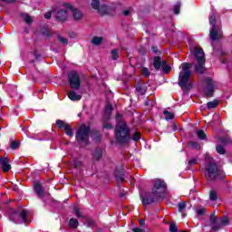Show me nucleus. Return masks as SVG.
<instances>
[{
	"label": "nucleus",
	"instance_id": "1",
	"mask_svg": "<svg viewBox=\"0 0 232 232\" xmlns=\"http://www.w3.org/2000/svg\"><path fill=\"white\" fill-rule=\"evenodd\" d=\"M115 139L118 144H128L130 142V128L126 124L122 114L117 113L116 114V126L114 129Z\"/></svg>",
	"mask_w": 232,
	"mask_h": 232
},
{
	"label": "nucleus",
	"instance_id": "2",
	"mask_svg": "<svg viewBox=\"0 0 232 232\" xmlns=\"http://www.w3.org/2000/svg\"><path fill=\"white\" fill-rule=\"evenodd\" d=\"M207 182H216V180H224L226 179V172L218 168V165L213 161L205 163V167L201 169Z\"/></svg>",
	"mask_w": 232,
	"mask_h": 232
},
{
	"label": "nucleus",
	"instance_id": "3",
	"mask_svg": "<svg viewBox=\"0 0 232 232\" xmlns=\"http://www.w3.org/2000/svg\"><path fill=\"white\" fill-rule=\"evenodd\" d=\"M90 125L82 124L75 133V140L78 144H90Z\"/></svg>",
	"mask_w": 232,
	"mask_h": 232
},
{
	"label": "nucleus",
	"instance_id": "4",
	"mask_svg": "<svg viewBox=\"0 0 232 232\" xmlns=\"http://www.w3.org/2000/svg\"><path fill=\"white\" fill-rule=\"evenodd\" d=\"M9 220L17 224V218H22V222L26 224L28 220V210L21 208H10L8 211Z\"/></svg>",
	"mask_w": 232,
	"mask_h": 232
},
{
	"label": "nucleus",
	"instance_id": "5",
	"mask_svg": "<svg viewBox=\"0 0 232 232\" xmlns=\"http://www.w3.org/2000/svg\"><path fill=\"white\" fill-rule=\"evenodd\" d=\"M142 206H150V204H157L162 198L156 194L153 190L151 192H144L140 197Z\"/></svg>",
	"mask_w": 232,
	"mask_h": 232
},
{
	"label": "nucleus",
	"instance_id": "6",
	"mask_svg": "<svg viewBox=\"0 0 232 232\" xmlns=\"http://www.w3.org/2000/svg\"><path fill=\"white\" fill-rule=\"evenodd\" d=\"M179 79V81L178 84L182 90H189L191 88L192 84L189 82V79H191V72H180Z\"/></svg>",
	"mask_w": 232,
	"mask_h": 232
},
{
	"label": "nucleus",
	"instance_id": "7",
	"mask_svg": "<svg viewBox=\"0 0 232 232\" xmlns=\"http://www.w3.org/2000/svg\"><path fill=\"white\" fill-rule=\"evenodd\" d=\"M168 189V184L163 179H156L152 188V191L164 198V193Z\"/></svg>",
	"mask_w": 232,
	"mask_h": 232
},
{
	"label": "nucleus",
	"instance_id": "8",
	"mask_svg": "<svg viewBox=\"0 0 232 232\" xmlns=\"http://www.w3.org/2000/svg\"><path fill=\"white\" fill-rule=\"evenodd\" d=\"M68 82L72 90H79V88H81V77L77 71H72L68 73Z\"/></svg>",
	"mask_w": 232,
	"mask_h": 232
},
{
	"label": "nucleus",
	"instance_id": "9",
	"mask_svg": "<svg viewBox=\"0 0 232 232\" xmlns=\"http://www.w3.org/2000/svg\"><path fill=\"white\" fill-rule=\"evenodd\" d=\"M56 126L58 130H64L67 137H73V129L72 128V125H70L69 123L65 122L63 120H57Z\"/></svg>",
	"mask_w": 232,
	"mask_h": 232
},
{
	"label": "nucleus",
	"instance_id": "10",
	"mask_svg": "<svg viewBox=\"0 0 232 232\" xmlns=\"http://www.w3.org/2000/svg\"><path fill=\"white\" fill-rule=\"evenodd\" d=\"M220 37H222V27L220 25H214L210 29V41L215 43V41H220Z\"/></svg>",
	"mask_w": 232,
	"mask_h": 232
},
{
	"label": "nucleus",
	"instance_id": "11",
	"mask_svg": "<svg viewBox=\"0 0 232 232\" xmlns=\"http://www.w3.org/2000/svg\"><path fill=\"white\" fill-rule=\"evenodd\" d=\"M63 6H65V8H67V10H71L72 12V18L74 19V21H81V19H82L83 14L81 10L73 7L72 5L68 4V3L63 4Z\"/></svg>",
	"mask_w": 232,
	"mask_h": 232
},
{
	"label": "nucleus",
	"instance_id": "12",
	"mask_svg": "<svg viewBox=\"0 0 232 232\" xmlns=\"http://www.w3.org/2000/svg\"><path fill=\"white\" fill-rule=\"evenodd\" d=\"M205 82L207 85V92L205 93L206 97H213V95H215V83L213 82V79L208 77L206 78Z\"/></svg>",
	"mask_w": 232,
	"mask_h": 232
},
{
	"label": "nucleus",
	"instance_id": "13",
	"mask_svg": "<svg viewBox=\"0 0 232 232\" xmlns=\"http://www.w3.org/2000/svg\"><path fill=\"white\" fill-rule=\"evenodd\" d=\"M114 177L117 182H124V179H126V173L124 172V169L121 167H116L114 170Z\"/></svg>",
	"mask_w": 232,
	"mask_h": 232
},
{
	"label": "nucleus",
	"instance_id": "14",
	"mask_svg": "<svg viewBox=\"0 0 232 232\" xmlns=\"http://www.w3.org/2000/svg\"><path fill=\"white\" fill-rule=\"evenodd\" d=\"M0 166L2 168V170L5 173H8V171L12 169V165H10V160H8V158L6 157H0Z\"/></svg>",
	"mask_w": 232,
	"mask_h": 232
},
{
	"label": "nucleus",
	"instance_id": "15",
	"mask_svg": "<svg viewBox=\"0 0 232 232\" xmlns=\"http://www.w3.org/2000/svg\"><path fill=\"white\" fill-rule=\"evenodd\" d=\"M55 19L60 23H64L68 19V11L63 9L58 10L55 14Z\"/></svg>",
	"mask_w": 232,
	"mask_h": 232
},
{
	"label": "nucleus",
	"instance_id": "16",
	"mask_svg": "<svg viewBox=\"0 0 232 232\" xmlns=\"http://www.w3.org/2000/svg\"><path fill=\"white\" fill-rule=\"evenodd\" d=\"M194 57L198 62L206 61V54L204 53V49L200 47H196L194 49Z\"/></svg>",
	"mask_w": 232,
	"mask_h": 232
},
{
	"label": "nucleus",
	"instance_id": "17",
	"mask_svg": "<svg viewBox=\"0 0 232 232\" xmlns=\"http://www.w3.org/2000/svg\"><path fill=\"white\" fill-rule=\"evenodd\" d=\"M34 188L36 195L40 198L44 197V189L43 188V185L39 181H35L34 183Z\"/></svg>",
	"mask_w": 232,
	"mask_h": 232
},
{
	"label": "nucleus",
	"instance_id": "18",
	"mask_svg": "<svg viewBox=\"0 0 232 232\" xmlns=\"http://www.w3.org/2000/svg\"><path fill=\"white\" fill-rule=\"evenodd\" d=\"M135 88L139 95H146V92H148V85H146V83L138 82Z\"/></svg>",
	"mask_w": 232,
	"mask_h": 232
},
{
	"label": "nucleus",
	"instance_id": "19",
	"mask_svg": "<svg viewBox=\"0 0 232 232\" xmlns=\"http://www.w3.org/2000/svg\"><path fill=\"white\" fill-rule=\"evenodd\" d=\"M91 134H92L93 142H96L97 144H99V142L102 140V136L101 135V132L99 130H92L91 131Z\"/></svg>",
	"mask_w": 232,
	"mask_h": 232
},
{
	"label": "nucleus",
	"instance_id": "20",
	"mask_svg": "<svg viewBox=\"0 0 232 232\" xmlns=\"http://www.w3.org/2000/svg\"><path fill=\"white\" fill-rule=\"evenodd\" d=\"M206 64V61H198V65L195 66V71L198 72V73H200L201 75L205 73L206 67H204Z\"/></svg>",
	"mask_w": 232,
	"mask_h": 232
},
{
	"label": "nucleus",
	"instance_id": "21",
	"mask_svg": "<svg viewBox=\"0 0 232 232\" xmlns=\"http://www.w3.org/2000/svg\"><path fill=\"white\" fill-rule=\"evenodd\" d=\"M92 159L97 162L102 159V149L101 147L95 149L94 153H92Z\"/></svg>",
	"mask_w": 232,
	"mask_h": 232
},
{
	"label": "nucleus",
	"instance_id": "22",
	"mask_svg": "<svg viewBox=\"0 0 232 232\" xmlns=\"http://www.w3.org/2000/svg\"><path fill=\"white\" fill-rule=\"evenodd\" d=\"M153 64L155 70L159 72V70H160V68L162 67V58L160 56L154 57Z\"/></svg>",
	"mask_w": 232,
	"mask_h": 232
},
{
	"label": "nucleus",
	"instance_id": "23",
	"mask_svg": "<svg viewBox=\"0 0 232 232\" xmlns=\"http://www.w3.org/2000/svg\"><path fill=\"white\" fill-rule=\"evenodd\" d=\"M68 98L71 100V101H81V99H82V96L81 94H77V92H75V91H71L69 93H68Z\"/></svg>",
	"mask_w": 232,
	"mask_h": 232
},
{
	"label": "nucleus",
	"instance_id": "24",
	"mask_svg": "<svg viewBox=\"0 0 232 232\" xmlns=\"http://www.w3.org/2000/svg\"><path fill=\"white\" fill-rule=\"evenodd\" d=\"M218 142H220L221 145H223V146H226L227 144H231L232 145V140H231L230 137H227V136L220 137L218 139Z\"/></svg>",
	"mask_w": 232,
	"mask_h": 232
},
{
	"label": "nucleus",
	"instance_id": "25",
	"mask_svg": "<svg viewBox=\"0 0 232 232\" xmlns=\"http://www.w3.org/2000/svg\"><path fill=\"white\" fill-rule=\"evenodd\" d=\"M219 104H220V101L215 99L214 101L208 102L207 103V108L208 110H213L215 108H218Z\"/></svg>",
	"mask_w": 232,
	"mask_h": 232
},
{
	"label": "nucleus",
	"instance_id": "26",
	"mask_svg": "<svg viewBox=\"0 0 232 232\" xmlns=\"http://www.w3.org/2000/svg\"><path fill=\"white\" fill-rule=\"evenodd\" d=\"M104 42V38L102 36H94L92 39V44H94L95 46H101L102 43Z\"/></svg>",
	"mask_w": 232,
	"mask_h": 232
},
{
	"label": "nucleus",
	"instance_id": "27",
	"mask_svg": "<svg viewBox=\"0 0 232 232\" xmlns=\"http://www.w3.org/2000/svg\"><path fill=\"white\" fill-rule=\"evenodd\" d=\"M69 227L72 229H77L79 227V220L75 218H72L69 219Z\"/></svg>",
	"mask_w": 232,
	"mask_h": 232
},
{
	"label": "nucleus",
	"instance_id": "28",
	"mask_svg": "<svg viewBox=\"0 0 232 232\" xmlns=\"http://www.w3.org/2000/svg\"><path fill=\"white\" fill-rule=\"evenodd\" d=\"M196 135L199 140H206V139H208V135H206V132L203 130H196Z\"/></svg>",
	"mask_w": 232,
	"mask_h": 232
},
{
	"label": "nucleus",
	"instance_id": "29",
	"mask_svg": "<svg viewBox=\"0 0 232 232\" xmlns=\"http://www.w3.org/2000/svg\"><path fill=\"white\" fill-rule=\"evenodd\" d=\"M161 70L164 73H169L171 72V66L168 64V62L162 61Z\"/></svg>",
	"mask_w": 232,
	"mask_h": 232
},
{
	"label": "nucleus",
	"instance_id": "30",
	"mask_svg": "<svg viewBox=\"0 0 232 232\" xmlns=\"http://www.w3.org/2000/svg\"><path fill=\"white\" fill-rule=\"evenodd\" d=\"M193 66V63H182V72L181 73H186V72H191V67Z\"/></svg>",
	"mask_w": 232,
	"mask_h": 232
},
{
	"label": "nucleus",
	"instance_id": "31",
	"mask_svg": "<svg viewBox=\"0 0 232 232\" xmlns=\"http://www.w3.org/2000/svg\"><path fill=\"white\" fill-rule=\"evenodd\" d=\"M226 145L218 144L216 146V151L218 155H226Z\"/></svg>",
	"mask_w": 232,
	"mask_h": 232
},
{
	"label": "nucleus",
	"instance_id": "32",
	"mask_svg": "<svg viewBox=\"0 0 232 232\" xmlns=\"http://www.w3.org/2000/svg\"><path fill=\"white\" fill-rule=\"evenodd\" d=\"M40 34L44 35V37H52V34H50V30H48V27L46 26L41 27Z\"/></svg>",
	"mask_w": 232,
	"mask_h": 232
},
{
	"label": "nucleus",
	"instance_id": "33",
	"mask_svg": "<svg viewBox=\"0 0 232 232\" xmlns=\"http://www.w3.org/2000/svg\"><path fill=\"white\" fill-rule=\"evenodd\" d=\"M163 115L166 119V121H172V119H175V113L169 111H163Z\"/></svg>",
	"mask_w": 232,
	"mask_h": 232
},
{
	"label": "nucleus",
	"instance_id": "34",
	"mask_svg": "<svg viewBox=\"0 0 232 232\" xmlns=\"http://www.w3.org/2000/svg\"><path fill=\"white\" fill-rule=\"evenodd\" d=\"M229 218H227V216H223L221 218H220V223L219 225L221 226V227H224L226 226H229Z\"/></svg>",
	"mask_w": 232,
	"mask_h": 232
},
{
	"label": "nucleus",
	"instance_id": "35",
	"mask_svg": "<svg viewBox=\"0 0 232 232\" xmlns=\"http://www.w3.org/2000/svg\"><path fill=\"white\" fill-rule=\"evenodd\" d=\"M98 12H100V14H102V15H108L110 14L108 5H101L98 9Z\"/></svg>",
	"mask_w": 232,
	"mask_h": 232
},
{
	"label": "nucleus",
	"instance_id": "36",
	"mask_svg": "<svg viewBox=\"0 0 232 232\" xmlns=\"http://www.w3.org/2000/svg\"><path fill=\"white\" fill-rule=\"evenodd\" d=\"M209 24L213 27V26H218L217 25V15H215L214 13L209 14Z\"/></svg>",
	"mask_w": 232,
	"mask_h": 232
},
{
	"label": "nucleus",
	"instance_id": "37",
	"mask_svg": "<svg viewBox=\"0 0 232 232\" xmlns=\"http://www.w3.org/2000/svg\"><path fill=\"white\" fill-rule=\"evenodd\" d=\"M209 200H211V202H217V200H218V195L217 194V191L210 190Z\"/></svg>",
	"mask_w": 232,
	"mask_h": 232
},
{
	"label": "nucleus",
	"instance_id": "38",
	"mask_svg": "<svg viewBox=\"0 0 232 232\" xmlns=\"http://www.w3.org/2000/svg\"><path fill=\"white\" fill-rule=\"evenodd\" d=\"M91 6L93 10H99V8H101V1L100 0H92Z\"/></svg>",
	"mask_w": 232,
	"mask_h": 232
},
{
	"label": "nucleus",
	"instance_id": "39",
	"mask_svg": "<svg viewBox=\"0 0 232 232\" xmlns=\"http://www.w3.org/2000/svg\"><path fill=\"white\" fill-rule=\"evenodd\" d=\"M188 146L189 148H192V150H200L201 148L200 143L197 141H189Z\"/></svg>",
	"mask_w": 232,
	"mask_h": 232
},
{
	"label": "nucleus",
	"instance_id": "40",
	"mask_svg": "<svg viewBox=\"0 0 232 232\" xmlns=\"http://www.w3.org/2000/svg\"><path fill=\"white\" fill-rule=\"evenodd\" d=\"M141 139V134L139 131H135L134 134L131 137V140L134 142H139V140Z\"/></svg>",
	"mask_w": 232,
	"mask_h": 232
},
{
	"label": "nucleus",
	"instance_id": "41",
	"mask_svg": "<svg viewBox=\"0 0 232 232\" xmlns=\"http://www.w3.org/2000/svg\"><path fill=\"white\" fill-rule=\"evenodd\" d=\"M19 146H21V142L17 140H14L10 144V149L11 150H18Z\"/></svg>",
	"mask_w": 232,
	"mask_h": 232
},
{
	"label": "nucleus",
	"instance_id": "42",
	"mask_svg": "<svg viewBox=\"0 0 232 232\" xmlns=\"http://www.w3.org/2000/svg\"><path fill=\"white\" fill-rule=\"evenodd\" d=\"M188 204H186V202H180L178 204V211L179 213H182V211H184V209H186Z\"/></svg>",
	"mask_w": 232,
	"mask_h": 232
},
{
	"label": "nucleus",
	"instance_id": "43",
	"mask_svg": "<svg viewBox=\"0 0 232 232\" xmlns=\"http://www.w3.org/2000/svg\"><path fill=\"white\" fill-rule=\"evenodd\" d=\"M169 232H179V227H177V224H175L174 222H171L169 224Z\"/></svg>",
	"mask_w": 232,
	"mask_h": 232
},
{
	"label": "nucleus",
	"instance_id": "44",
	"mask_svg": "<svg viewBox=\"0 0 232 232\" xmlns=\"http://www.w3.org/2000/svg\"><path fill=\"white\" fill-rule=\"evenodd\" d=\"M218 218V216L215 212L210 214L209 220H210L211 224H217Z\"/></svg>",
	"mask_w": 232,
	"mask_h": 232
},
{
	"label": "nucleus",
	"instance_id": "45",
	"mask_svg": "<svg viewBox=\"0 0 232 232\" xmlns=\"http://www.w3.org/2000/svg\"><path fill=\"white\" fill-rule=\"evenodd\" d=\"M141 74L143 75V77H150V75H151V72H150V69H148L147 67H143L141 69Z\"/></svg>",
	"mask_w": 232,
	"mask_h": 232
},
{
	"label": "nucleus",
	"instance_id": "46",
	"mask_svg": "<svg viewBox=\"0 0 232 232\" xmlns=\"http://www.w3.org/2000/svg\"><path fill=\"white\" fill-rule=\"evenodd\" d=\"M111 55H112V61H117L119 59V50L118 49H113L111 52Z\"/></svg>",
	"mask_w": 232,
	"mask_h": 232
},
{
	"label": "nucleus",
	"instance_id": "47",
	"mask_svg": "<svg viewBox=\"0 0 232 232\" xmlns=\"http://www.w3.org/2000/svg\"><path fill=\"white\" fill-rule=\"evenodd\" d=\"M173 12L176 15H179L180 14V2H178L173 8Z\"/></svg>",
	"mask_w": 232,
	"mask_h": 232
},
{
	"label": "nucleus",
	"instance_id": "48",
	"mask_svg": "<svg viewBox=\"0 0 232 232\" xmlns=\"http://www.w3.org/2000/svg\"><path fill=\"white\" fill-rule=\"evenodd\" d=\"M112 111H113V106H111V104L110 103L107 104L105 106V113H107L108 115H111Z\"/></svg>",
	"mask_w": 232,
	"mask_h": 232
},
{
	"label": "nucleus",
	"instance_id": "49",
	"mask_svg": "<svg viewBox=\"0 0 232 232\" xmlns=\"http://www.w3.org/2000/svg\"><path fill=\"white\" fill-rule=\"evenodd\" d=\"M144 106H150V108H153V106H155V101L153 100H148V98L146 99L145 102H144Z\"/></svg>",
	"mask_w": 232,
	"mask_h": 232
},
{
	"label": "nucleus",
	"instance_id": "50",
	"mask_svg": "<svg viewBox=\"0 0 232 232\" xmlns=\"http://www.w3.org/2000/svg\"><path fill=\"white\" fill-rule=\"evenodd\" d=\"M151 51L153 52V53H155L156 55H160V53H162V52H160V50H159V47L157 45H152L151 46Z\"/></svg>",
	"mask_w": 232,
	"mask_h": 232
},
{
	"label": "nucleus",
	"instance_id": "51",
	"mask_svg": "<svg viewBox=\"0 0 232 232\" xmlns=\"http://www.w3.org/2000/svg\"><path fill=\"white\" fill-rule=\"evenodd\" d=\"M102 128L103 130H113V125L110 122H103Z\"/></svg>",
	"mask_w": 232,
	"mask_h": 232
},
{
	"label": "nucleus",
	"instance_id": "52",
	"mask_svg": "<svg viewBox=\"0 0 232 232\" xmlns=\"http://www.w3.org/2000/svg\"><path fill=\"white\" fill-rule=\"evenodd\" d=\"M73 166H74L75 169H79V168H81L82 166V161L74 160Z\"/></svg>",
	"mask_w": 232,
	"mask_h": 232
},
{
	"label": "nucleus",
	"instance_id": "53",
	"mask_svg": "<svg viewBox=\"0 0 232 232\" xmlns=\"http://www.w3.org/2000/svg\"><path fill=\"white\" fill-rule=\"evenodd\" d=\"M73 213L76 215L78 218H83V216L81 214V211L79 210V208L75 207L73 208Z\"/></svg>",
	"mask_w": 232,
	"mask_h": 232
},
{
	"label": "nucleus",
	"instance_id": "54",
	"mask_svg": "<svg viewBox=\"0 0 232 232\" xmlns=\"http://www.w3.org/2000/svg\"><path fill=\"white\" fill-rule=\"evenodd\" d=\"M58 41L60 43H62V44H68V40L63 36H61L60 34H58Z\"/></svg>",
	"mask_w": 232,
	"mask_h": 232
},
{
	"label": "nucleus",
	"instance_id": "55",
	"mask_svg": "<svg viewBox=\"0 0 232 232\" xmlns=\"http://www.w3.org/2000/svg\"><path fill=\"white\" fill-rule=\"evenodd\" d=\"M218 229H222V225H220V223L214 224V227H212V231L217 232Z\"/></svg>",
	"mask_w": 232,
	"mask_h": 232
},
{
	"label": "nucleus",
	"instance_id": "56",
	"mask_svg": "<svg viewBox=\"0 0 232 232\" xmlns=\"http://www.w3.org/2000/svg\"><path fill=\"white\" fill-rule=\"evenodd\" d=\"M205 214H206V208H199V209H198V215L199 217H204Z\"/></svg>",
	"mask_w": 232,
	"mask_h": 232
},
{
	"label": "nucleus",
	"instance_id": "57",
	"mask_svg": "<svg viewBox=\"0 0 232 232\" xmlns=\"http://www.w3.org/2000/svg\"><path fill=\"white\" fill-rule=\"evenodd\" d=\"M139 52H140V55H146V47L140 46L139 48Z\"/></svg>",
	"mask_w": 232,
	"mask_h": 232
},
{
	"label": "nucleus",
	"instance_id": "58",
	"mask_svg": "<svg viewBox=\"0 0 232 232\" xmlns=\"http://www.w3.org/2000/svg\"><path fill=\"white\" fill-rule=\"evenodd\" d=\"M24 21L27 24H32V17L30 15H26Z\"/></svg>",
	"mask_w": 232,
	"mask_h": 232
},
{
	"label": "nucleus",
	"instance_id": "59",
	"mask_svg": "<svg viewBox=\"0 0 232 232\" xmlns=\"http://www.w3.org/2000/svg\"><path fill=\"white\" fill-rule=\"evenodd\" d=\"M195 164H197V159L191 158L188 160V166H193Z\"/></svg>",
	"mask_w": 232,
	"mask_h": 232
},
{
	"label": "nucleus",
	"instance_id": "60",
	"mask_svg": "<svg viewBox=\"0 0 232 232\" xmlns=\"http://www.w3.org/2000/svg\"><path fill=\"white\" fill-rule=\"evenodd\" d=\"M132 232H146V230L140 227H134L132 228Z\"/></svg>",
	"mask_w": 232,
	"mask_h": 232
},
{
	"label": "nucleus",
	"instance_id": "61",
	"mask_svg": "<svg viewBox=\"0 0 232 232\" xmlns=\"http://www.w3.org/2000/svg\"><path fill=\"white\" fill-rule=\"evenodd\" d=\"M44 19H52V12H47L44 14Z\"/></svg>",
	"mask_w": 232,
	"mask_h": 232
},
{
	"label": "nucleus",
	"instance_id": "62",
	"mask_svg": "<svg viewBox=\"0 0 232 232\" xmlns=\"http://www.w3.org/2000/svg\"><path fill=\"white\" fill-rule=\"evenodd\" d=\"M34 59L36 60L41 58V53H39L37 51H34Z\"/></svg>",
	"mask_w": 232,
	"mask_h": 232
},
{
	"label": "nucleus",
	"instance_id": "63",
	"mask_svg": "<svg viewBox=\"0 0 232 232\" xmlns=\"http://www.w3.org/2000/svg\"><path fill=\"white\" fill-rule=\"evenodd\" d=\"M139 222H140V227H144V225L146 224V220L140 218V219L139 220Z\"/></svg>",
	"mask_w": 232,
	"mask_h": 232
},
{
	"label": "nucleus",
	"instance_id": "64",
	"mask_svg": "<svg viewBox=\"0 0 232 232\" xmlns=\"http://www.w3.org/2000/svg\"><path fill=\"white\" fill-rule=\"evenodd\" d=\"M122 14H123V15H125V17H128V15H130V10H124V11H122Z\"/></svg>",
	"mask_w": 232,
	"mask_h": 232
}]
</instances>
